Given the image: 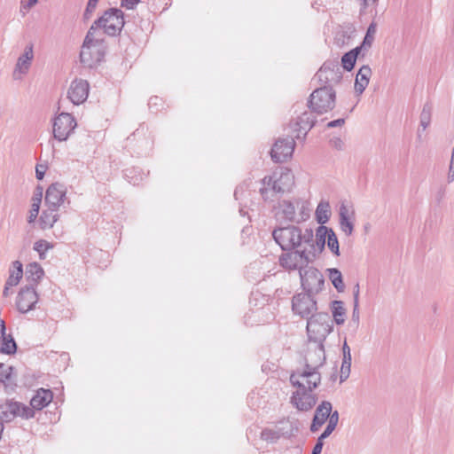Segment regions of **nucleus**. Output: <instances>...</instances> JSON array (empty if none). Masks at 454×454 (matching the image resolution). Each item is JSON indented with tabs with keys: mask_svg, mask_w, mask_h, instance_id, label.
Returning a JSON list of instances; mask_svg holds the SVG:
<instances>
[{
	"mask_svg": "<svg viewBox=\"0 0 454 454\" xmlns=\"http://www.w3.org/2000/svg\"><path fill=\"white\" fill-rule=\"evenodd\" d=\"M325 438H322V434L320 435V437L318 438V441L317 442V444L315 445L314 449H313V453H316V454H320L321 451H322V449H323V440Z\"/></svg>",
	"mask_w": 454,
	"mask_h": 454,
	"instance_id": "nucleus-41",
	"label": "nucleus"
},
{
	"mask_svg": "<svg viewBox=\"0 0 454 454\" xmlns=\"http://www.w3.org/2000/svg\"><path fill=\"white\" fill-rule=\"evenodd\" d=\"M329 278L333 285L338 291H343L344 283L342 281V276L340 270H338L337 269H330Z\"/></svg>",
	"mask_w": 454,
	"mask_h": 454,
	"instance_id": "nucleus-29",
	"label": "nucleus"
},
{
	"mask_svg": "<svg viewBox=\"0 0 454 454\" xmlns=\"http://www.w3.org/2000/svg\"><path fill=\"white\" fill-rule=\"evenodd\" d=\"M357 53L354 51H351L348 53H345L341 59V63L344 69L350 71L353 69L356 60Z\"/></svg>",
	"mask_w": 454,
	"mask_h": 454,
	"instance_id": "nucleus-31",
	"label": "nucleus"
},
{
	"mask_svg": "<svg viewBox=\"0 0 454 454\" xmlns=\"http://www.w3.org/2000/svg\"><path fill=\"white\" fill-rule=\"evenodd\" d=\"M315 260L314 257H309L307 253L306 247H301L300 250L284 254L279 258L280 265L287 270L301 269L306 266L309 262Z\"/></svg>",
	"mask_w": 454,
	"mask_h": 454,
	"instance_id": "nucleus-8",
	"label": "nucleus"
},
{
	"mask_svg": "<svg viewBox=\"0 0 454 454\" xmlns=\"http://www.w3.org/2000/svg\"><path fill=\"white\" fill-rule=\"evenodd\" d=\"M140 0H121V6L126 9H133Z\"/></svg>",
	"mask_w": 454,
	"mask_h": 454,
	"instance_id": "nucleus-40",
	"label": "nucleus"
},
{
	"mask_svg": "<svg viewBox=\"0 0 454 454\" xmlns=\"http://www.w3.org/2000/svg\"><path fill=\"white\" fill-rule=\"evenodd\" d=\"M294 184V176L291 170L280 169L262 178L260 194L264 200H271L277 194L289 192Z\"/></svg>",
	"mask_w": 454,
	"mask_h": 454,
	"instance_id": "nucleus-1",
	"label": "nucleus"
},
{
	"mask_svg": "<svg viewBox=\"0 0 454 454\" xmlns=\"http://www.w3.org/2000/svg\"><path fill=\"white\" fill-rule=\"evenodd\" d=\"M33 58V50L32 47H28L26 49L25 53L19 59L17 62L16 71L20 73H24L28 69L30 60Z\"/></svg>",
	"mask_w": 454,
	"mask_h": 454,
	"instance_id": "nucleus-27",
	"label": "nucleus"
},
{
	"mask_svg": "<svg viewBox=\"0 0 454 454\" xmlns=\"http://www.w3.org/2000/svg\"><path fill=\"white\" fill-rule=\"evenodd\" d=\"M295 142L293 138L278 139L273 145L270 156L275 162H284L289 160L294 150Z\"/></svg>",
	"mask_w": 454,
	"mask_h": 454,
	"instance_id": "nucleus-13",
	"label": "nucleus"
},
{
	"mask_svg": "<svg viewBox=\"0 0 454 454\" xmlns=\"http://www.w3.org/2000/svg\"><path fill=\"white\" fill-rule=\"evenodd\" d=\"M23 276L22 264L19 261H15L12 263V269L11 270L10 276L6 281V286L4 289V294H6V291L11 286H17L21 278Z\"/></svg>",
	"mask_w": 454,
	"mask_h": 454,
	"instance_id": "nucleus-22",
	"label": "nucleus"
},
{
	"mask_svg": "<svg viewBox=\"0 0 454 454\" xmlns=\"http://www.w3.org/2000/svg\"><path fill=\"white\" fill-rule=\"evenodd\" d=\"M47 208L43 211L40 218L42 228H51L57 221V210L58 208L52 207H46Z\"/></svg>",
	"mask_w": 454,
	"mask_h": 454,
	"instance_id": "nucleus-24",
	"label": "nucleus"
},
{
	"mask_svg": "<svg viewBox=\"0 0 454 454\" xmlns=\"http://www.w3.org/2000/svg\"><path fill=\"white\" fill-rule=\"evenodd\" d=\"M90 85L86 80L74 79L67 90V98L74 105L83 103L89 96Z\"/></svg>",
	"mask_w": 454,
	"mask_h": 454,
	"instance_id": "nucleus-14",
	"label": "nucleus"
},
{
	"mask_svg": "<svg viewBox=\"0 0 454 454\" xmlns=\"http://www.w3.org/2000/svg\"><path fill=\"white\" fill-rule=\"evenodd\" d=\"M316 219L318 223L324 224L330 218V205L328 202H320L316 209Z\"/></svg>",
	"mask_w": 454,
	"mask_h": 454,
	"instance_id": "nucleus-26",
	"label": "nucleus"
},
{
	"mask_svg": "<svg viewBox=\"0 0 454 454\" xmlns=\"http://www.w3.org/2000/svg\"><path fill=\"white\" fill-rule=\"evenodd\" d=\"M47 167L44 165H37L35 168V175L38 180H42L46 172Z\"/></svg>",
	"mask_w": 454,
	"mask_h": 454,
	"instance_id": "nucleus-39",
	"label": "nucleus"
},
{
	"mask_svg": "<svg viewBox=\"0 0 454 454\" xmlns=\"http://www.w3.org/2000/svg\"><path fill=\"white\" fill-rule=\"evenodd\" d=\"M38 0H21V12H27Z\"/></svg>",
	"mask_w": 454,
	"mask_h": 454,
	"instance_id": "nucleus-38",
	"label": "nucleus"
},
{
	"mask_svg": "<svg viewBox=\"0 0 454 454\" xmlns=\"http://www.w3.org/2000/svg\"><path fill=\"white\" fill-rule=\"evenodd\" d=\"M5 330L4 321L0 319V340L6 335Z\"/></svg>",
	"mask_w": 454,
	"mask_h": 454,
	"instance_id": "nucleus-44",
	"label": "nucleus"
},
{
	"mask_svg": "<svg viewBox=\"0 0 454 454\" xmlns=\"http://www.w3.org/2000/svg\"><path fill=\"white\" fill-rule=\"evenodd\" d=\"M364 1L365 4H368L370 2H372V3H375L376 2V0H364Z\"/></svg>",
	"mask_w": 454,
	"mask_h": 454,
	"instance_id": "nucleus-45",
	"label": "nucleus"
},
{
	"mask_svg": "<svg viewBox=\"0 0 454 454\" xmlns=\"http://www.w3.org/2000/svg\"><path fill=\"white\" fill-rule=\"evenodd\" d=\"M124 26L123 12L119 9H110L98 19L92 27L102 28L104 33L114 35L119 33Z\"/></svg>",
	"mask_w": 454,
	"mask_h": 454,
	"instance_id": "nucleus-6",
	"label": "nucleus"
},
{
	"mask_svg": "<svg viewBox=\"0 0 454 454\" xmlns=\"http://www.w3.org/2000/svg\"><path fill=\"white\" fill-rule=\"evenodd\" d=\"M53 395L51 390L41 388L36 392L30 401V404L35 410H42L46 407L51 401Z\"/></svg>",
	"mask_w": 454,
	"mask_h": 454,
	"instance_id": "nucleus-20",
	"label": "nucleus"
},
{
	"mask_svg": "<svg viewBox=\"0 0 454 454\" xmlns=\"http://www.w3.org/2000/svg\"><path fill=\"white\" fill-rule=\"evenodd\" d=\"M291 402L298 410L309 411L315 405L317 397L309 389L295 388Z\"/></svg>",
	"mask_w": 454,
	"mask_h": 454,
	"instance_id": "nucleus-15",
	"label": "nucleus"
},
{
	"mask_svg": "<svg viewBox=\"0 0 454 454\" xmlns=\"http://www.w3.org/2000/svg\"><path fill=\"white\" fill-rule=\"evenodd\" d=\"M317 309L316 301L309 294H299L293 298V310L302 317L313 316ZM307 330L311 333H325L327 332V325L320 323L319 320L311 317L307 323Z\"/></svg>",
	"mask_w": 454,
	"mask_h": 454,
	"instance_id": "nucleus-2",
	"label": "nucleus"
},
{
	"mask_svg": "<svg viewBox=\"0 0 454 454\" xmlns=\"http://www.w3.org/2000/svg\"><path fill=\"white\" fill-rule=\"evenodd\" d=\"M349 347L347 345V343L345 342L344 345H343V352H344V356H345V361L341 366V372H343V370H344V366H345V364H348L347 365V369L348 370L349 369V361L351 359L350 357V353H349Z\"/></svg>",
	"mask_w": 454,
	"mask_h": 454,
	"instance_id": "nucleus-36",
	"label": "nucleus"
},
{
	"mask_svg": "<svg viewBox=\"0 0 454 454\" xmlns=\"http://www.w3.org/2000/svg\"><path fill=\"white\" fill-rule=\"evenodd\" d=\"M66 190L60 184H52L49 186L45 195V206L59 208L64 202Z\"/></svg>",
	"mask_w": 454,
	"mask_h": 454,
	"instance_id": "nucleus-16",
	"label": "nucleus"
},
{
	"mask_svg": "<svg viewBox=\"0 0 454 454\" xmlns=\"http://www.w3.org/2000/svg\"><path fill=\"white\" fill-rule=\"evenodd\" d=\"M329 229L326 226L321 225L316 231V239L313 240V231L307 229L304 231V246L307 248V253L309 257H316L321 254L325 248L327 240Z\"/></svg>",
	"mask_w": 454,
	"mask_h": 454,
	"instance_id": "nucleus-7",
	"label": "nucleus"
},
{
	"mask_svg": "<svg viewBox=\"0 0 454 454\" xmlns=\"http://www.w3.org/2000/svg\"><path fill=\"white\" fill-rule=\"evenodd\" d=\"M344 124V119H338V120H335V121H330L328 124H327V127L329 128H333V127H337V126H341Z\"/></svg>",
	"mask_w": 454,
	"mask_h": 454,
	"instance_id": "nucleus-42",
	"label": "nucleus"
},
{
	"mask_svg": "<svg viewBox=\"0 0 454 454\" xmlns=\"http://www.w3.org/2000/svg\"><path fill=\"white\" fill-rule=\"evenodd\" d=\"M333 315L337 324L344 322L345 309L341 301H335L333 304Z\"/></svg>",
	"mask_w": 454,
	"mask_h": 454,
	"instance_id": "nucleus-30",
	"label": "nucleus"
},
{
	"mask_svg": "<svg viewBox=\"0 0 454 454\" xmlns=\"http://www.w3.org/2000/svg\"><path fill=\"white\" fill-rule=\"evenodd\" d=\"M273 238L283 250L304 247V233H301V230L294 226L275 230Z\"/></svg>",
	"mask_w": 454,
	"mask_h": 454,
	"instance_id": "nucleus-5",
	"label": "nucleus"
},
{
	"mask_svg": "<svg viewBox=\"0 0 454 454\" xmlns=\"http://www.w3.org/2000/svg\"><path fill=\"white\" fill-rule=\"evenodd\" d=\"M332 404L329 402H323L316 410L311 424V431H317L330 416Z\"/></svg>",
	"mask_w": 454,
	"mask_h": 454,
	"instance_id": "nucleus-19",
	"label": "nucleus"
},
{
	"mask_svg": "<svg viewBox=\"0 0 454 454\" xmlns=\"http://www.w3.org/2000/svg\"><path fill=\"white\" fill-rule=\"evenodd\" d=\"M52 248V245H51L48 241L40 239L36 241L34 245V249L39 254L40 259H44V253Z\"/></svg>",
	"mask_w": 454,
	"mask_h": 454,
	"instance_id": "nucleus-34",
	"label": "nucleus"
},
{
	"mask_svg": "<svg viewBox=\"0 0 454 454\" xmlns=\"http://www.w3.org/2000/svg\"><path fill=\"white\" fill-rule=\"evenodd\" d=\"M335 91L330 87L315 90L309 100V107L318 114L332 111L335 106Z\"/></svg>",
	"mask_w": 454,
	"mask_h": 454,
	"instance_id": "nucleus-4",
	"label": "nucleus"
},
{
	"mask_svg": "<svg viewBox=\"0 0 454 454\" xmlns=\"http://www.w3.org/2000/svg\"><path fill=\"white\" fill-rule=\"evenodd\" d=\"M76 127L74 118L67 113H62L56 117L53 123V135L59 141H65Z\"/></svg>",
	"mask_w": 454,
	"mask_h": 454,
	"instance_id": "nucleus-12",
	"label": "nucleus"
},
{
	"mask_svg": "<svg viewBox=\"0 0 454 454\" xmlns=\"http://www.w3.org/2000/svg\"><path fill=\"white\" fill-rule=\"evenodd\" d=\"M104 53L105 45L103 35L100 31H97L95 27H91L82 47L80 54L81 61L85 66L92 67L102 60Z\"/></svg>",
	"mask_w": 454,
	"mask_h": 454,
	"instance_id": "nucleus-3",
	"label": "nucleus"
},
{
	"mask_svg": "<svg viewBox=\"0 0 454 454\" xmlns=\"http://www.w3.org/2000/svg\"><path fill=\"white\" fill-rule=\"evenodd\" d=\"M44 275L43 268L36 262L29 263L27 266L26 278L32 282L39 281Z\"/></svg>",
	"mask_w": 454,
	"mask_h": 454,
	"instance_id": "nucleus-25",
	"label": "nucleus"
},
{
	"mask_svg": "<svg viewBox=\"0 0 454 454\" xmlns=\"http://www.w3.org/2000/svg\"><path fill=\"white\" fill-rule=\"evenodd\" d=\"M43 198V188L37 187L32 197L31 209L29 211L28 222L33 223L38 216L41 202Z\"/></svg>",
	"mask_w": 454,
	"mask_h": 454,
	"instance_id": "nucleus-23",
	"label": "nucleus"
},
{
	"mask_svg": "<svg viewBox=\"0 0 454 454\" xmlns=\"http://www.w3.org/2000/svg\"><path fill=\"white\" fill-rule=\"evenodd\" d=\"M328 425L322 434V438H326L331 434V433L335 429L338 421H339V415L337 411H334L333 413H330V416L328 417Z\"/></svg>",
	"mask_w": 454,
	"mask_h": 454,
	"instance_id": "nucleus-33",
	"label": "nucleus"
},
{
	"mask_svg": "<svg viewBox=\"0 0 454 454\" xmlns=\"http://www.w3.org/2000/svg\"><path fill=\"white\" fill-rule=\"evenodd\" d=\"M0 351L5 354H14L17 349L16 342L11 335H5L1 340Z\"/></svg>",
	"mask_w": 454,
	"mask_h": 454,
	"instance_id": "nucleus-28",
	"label": "nucleus"
},
{
	"mask_svg": "<svg viewBox=\"0 0 454 454\" xmlns=\"http://www.w3.org/2000/svg\"><path fill=\"white\" fill-rule=\"evenodd\" d=\"M98 2V0H89L87 8H86V11L84 13L86 18H89L92 14L94 10L96 9Z\"/></svg>",
	"mask_w": 454,
	"mask_h": 454,
	"instance_id": "nucleus-37",
	"label": "nucleus"
},
{
	"mask_svg": "<svg viewBox=\"0 0 454 454\" xmlns=\"http://www.w3.org/2000/svg\"><path fill=\"white\" fill-rule=\"evenodd\" d=\"M450 176L453 179L454 178V147L452 150L450 166Z\"/></svg>",
	"mask_w": 454,
	"mask_h": 454,
	"instance_id": "nucleus-43",
	"label": "nucleus"
},
{
	"mask_svg": "<svg viewBox=\"0 0 454 454\" xmlns=\"http://www.w3.org/2000/svg\"><path fill=\"white\" fill-rule=\"evenodd\" d=\"M375 33H376V26L374 24H371L370 27H368L366 35L364 37V44L368 43L369 45H371V43L373 41Z\"/></svg>",
	"mask_w": 454,
	"mask_h": 454,
	"instance_id": "nucleus-35",
	"label": "nucleus"
},
{
	"mask_svg": "<svg viewBox=\"0 0 454 454\" xmlns=\"http://www.w3.org/2000/svg\"><path fill=\"white\" fill-rule=\"evenodd\" d=\"M301 286L311 294L318 293L324 286L322 273L314 267H309L300 271Z\"/></svg>",
	"mask_w": 454,
	"mask_h": 454,
	"instance_id": "nucleus-11",
	"label": "nucleus"
},
{
	"mask_svg": "<svg viewBox=\"0 0 454 454\" xmlns=\"http://www.w3.org/2000/svg\"><path fill=\"white\" fill-rule=\"evenodd\" d=\"M34 415V411L31 408L23 406L17 402L7 401L0 404V419L4 422H10L18 416L24 419H30L33 418Z\"/></svg>",
	"mask_w": 454,
	"mask_h": 454,
	"instance_id": "nucleus-9",
	"label": "nucleus"
},
{
	"mask_svg": "<svg viewBox=\"0 0 454 454\" xmlns=\"http://www.w3.org/2000/svg\"><path fill=\"white\" fill-rule=\"evenodd\" d=\"M290 380L295 388L313 391L320 383L321 377L315 370H304L301 372L293 373Z\"/></svg>",
	"mask_w": 454,
	"mask_h": 454,
	"instance_id": "nucleus-10",
	"label": "nucleus"
},
{
	"mask_svg": "<svg viewBox=\"0 0 454 454\" xmlns=\"http://www.w3.org/2000/svg\"><path fill=\"white\" fill-rule=\"evenodd\" d=\"M340 229L349 236L353 231V221L355 219V211L351 207L342 204L340 209Z\"/></svg>",
	"mask_w": 454,
	"mask_h": 454,
	"instance_id": "nucleus-18",
	"label": "nucleus"
},
{
	"mask_svg": "<svg viewBox=\"0 0 454 454\" xmlns=\"http://www.w3.org/2000/svg\"><path fill=\"white\" fill-rule=\"evenodd\" d=\"M37 301L36 292L34 289L26 288L19 294L17 307L20 312L26 313L34 308Z\"/></svg>",
	"mask_w": 454,
	"mask_h": 454,
	"instance_id": "nucleus-17",
	"label": "nucleus"
},
{
	"mask_svg": "<svg viewBox=\"0 0 454 454\" xmlns=\"http://www.w3.org/2000/svg\"><path fill=\"white\" fill-rule=\"evenodd\" d=\"M371 75L372 70L369 67L364 66L359 69L355 82L356 91L361 94L365 90L369 84Z\"/></svg>",
	"mask_w": 454,
	"mask_h": 454,
	"instance_id": "nucleus-21",
	"label": "nucleus"
},
{
	"mask_svg": "<svg viewBox=\"0 0 454 454\" xmlns=\"http://www.w3.org/2000/svg\"><path fill=\"white\" fill-rule=\"evenodd\" d=\"M327 246L329 249L336 255L340 254L339 251V241L336 237V234L333 231V229H329V233L327 235V240H326Z\"/></svg>",
	"mask_w": 454,
	"mask_h": 454,
	"instance_id": "nucleus-32",
	"label": "nucleus"
}]
</instances>
